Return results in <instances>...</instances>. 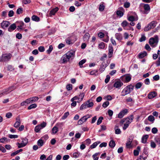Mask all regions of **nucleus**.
<instances>
[{
    "label": "nucleus",
    "instance_id": "15",
    "mask_svg": "<svg viewBox=\"0 0 160 160\" xmlns=\"http://www.w3.org/2000/svg\"><path fill=\"white\" fill-rule=\"evenodd\" d=\"M10 23L8 21H4L1 23V26L3 29H5L10 25Z\"/></svg>",
    "mask_w": 160,
    "mask_h": 160
},
{
    "label": "nucleus",
    "instance_id": "51",
    "mask_svg": "<svg viewBox=\"0 0 160 160\" xmlns=\"http://www.w3.org/2000/svg\"><path fill=\"white\" fill-rule=\"evenodd\" d=\"M66 88L68 90L70 91L72 89V85L71 84H68L66 86Z\"/></svg>",
    "mask_w": 160,
    "mask_h": 160
},
{
    "label": "nucleus",
    "instance_id": "13",
    "mask_svg": "<svg viewBox=\"0 0 160 160\" xmlns=\"http://www.w3.org/2000/svg\"><path fill=\"white\" fill-rule=\"evenodd\" d=\"M134 118L133 116L131 115L127 118H125V122L130 124L132 122Z\"/></svg>",
    "mask_w": 160,
    "mask_h": 160
},
{
    "label": "nucleus",
    "instance_id": "41",
    "mask_svg": "<svg viewBox=\"0 0 160 160\" xmlns=\"http://www.w3.org/2000/svg\"><path fill=\"white\" fill-rule=\"evenodd\" d=\"M89 34L88 33H86L83 36V38L84 41L88 40L89 38Z\"/></svg>",
    "mask_w": 160,
    "mask_h": 160
},
{
    "label": "nucleus",
    "instance_id": "33",
    "mask_svg": "<svg viewBox=\"0 0 160 160\" xmlns=\"http://www.w3.org/2000/svg\"><path fill=\"white\" fill-rule=\"evenodd\" d=\"M44 143L42 139H39L37 142V144L40 147L42 146Z\"/></svg>",
    "mask_w": 160,
    "mask_h": 160
},
{
    "label": "nucleus",
    "instance_id": "3",
    "mask_svg": "<svg viewBox=\"0 0 160 160\" xmlns=\"http://www.w3.org/2000/svg\"><path fill=\"white\" fill-rule=\"evenodd\" d=\"M12 54L10 53H3L0 57V61L6 62L9 61L12 57Z\"/></svg>",
    "mask_w": 160,
    "mask_h": 160
},
{
    "label": "nucleus",
    "instance_id": "14",
    "mask_svg": "<svg viewBox=\"0 0 160 160\" xmlns=\"http://www.w3.org/2000/svg\"><path fill=\"white\" fill-rule=\"evenodd\" d=\"M113 48L112 45H109L108 47V57L110 58H111L113 55Z\"/></svg>",
    "mask_w": 160,
    "mask_h": 160
},
{
    "label": "nucleus",
    "instance_id": "37",
    "mask_svg": "<svg viewBox=\"0 0 160 160\" xmlns=\"http://www.w3.org/2000/svg\"><path fill=\"white\" fill-rule=\"evenodd\" d=\"M98 47L100 49H103L105 47V44L102 42L99 44Z\"/></svg>",
    "mask_w": 160,
    "mask_h": 160
},
{
    "label": "nucleus",
    "instance_id": "8",
    "mask_svg": "<svg viewBox=\"0 0 160 160\" xmlns=\"http://www.w3.org/2000/svg\"><path fill=\"white\" fill-rule=\"evenodd\" d=\"M123 84L120 80H118L113 84V87L118 89H120L123 85Z\"/></svg>",
    "mask_w": 160,
    "mask_h": 160
},
{
    "label": "nucleus",
    "instance_id": "47",
    "mask_svg": "<svg viewBox=\"0 0 160 160\" xmlns=\"http://www.w3.org/2000/svg\"><path fill=\"white\" fill-rule=\"evenodd\" d=\"M148 119L149 121L152 122H153L155 120L154 117L152 115H150L148 116Z\"/></svg>",
    "mask_w": 160,
    "mask_h": 160
},
{
    "label": "nucleus",
    "instance_id": "57",
    "mask_svg": "<svg viewBox=\"0 0 160 160\" xmlns=\"http://www.w3.org/2000/svg\"><path fill=\"white\" fill-rule=\"evenodd\" d=\"M98 72L97 70H93L90 72V74L92 75H95L96 73Z\"/></svg>",
    "mask_w": 160,
    "mask_h": 160
},
{
    "label": "nucleus",
    "instance_id": "36",
    "mask_svg": "<svg viewBox=\"0 0 160 160\" xmlns=\"http://www.w3.org/2000/svg\"><path fill=\"white\" fill-rule=\"evenodd\" d=\"M69 112H68L65 113L63 115L61 119L62 120H64L69 115Z\"/></svg>",
    "mask_w": 160,
    "mask_h": 160
},
{
    "label": "nucleus",
    "instance_id": "54",
    "mask_svg": "<svg viewBox=\"0 0 160 160\" xmlns=\"http://www.w3.org/2000/svg\"><path fill=\"white\" fill-rule=\"evenodd\" d=\"M109 102L108 101H106L104 102L102 104V106L104 108H106L109 104Z\"/></svg>",
    "mask_w": 160,
    "mask_h": 160
},
{
    "label": "nucleus",
    "instance_id": "55",
    "mask_svg": "<svg viewBox=\"0 0 160 160\" xmlns=\"http://www.w3.org/2000/svg\"><path fill=\"white\" fill-rule=\"evenodd\" d=\"M150 146L152 148H155L156 146L155 143L153 141H151L150 143Z\"/></svg>",
    "mask_w": 160,
    "mask_h": 160
},
{
    "label": "nucleus",
    "instance_id": "26",
    "mask_svg": "<svg viewBox=\"0 0 160 160\" xmlns=\"http://www.w3.org/2000/svg\"><path fill=\"white\" fill-rule=\"evenodd\" d=\"M137 150H135L133 151V153L135 156H137L138 155L139 151L141 150V148L140 146H138L137 147Z\"/></svg>",
    "mask_w": 160,
    "mask_h": 160
},
{
    "label": "nucleus",
    "instance_id": "31",
    "mask_svg": "<svg viewBox=\"0 0 160 160\" xmlns=\"http://www.w3.org/2000/svg\"><path fill=\"white\" fill-rule=\"evenodd\" d=\"M114 129L115 130V133L117 134H120L121 133L120 129L118 128V127L117 126H115Z\"/></svg>",
    "mask_w": 160,
    "mask_h": 160
},
{
    "label": "nucleus",
    "instance_id": "35",
    "mask_svg": "<svg viewBox=\"0 0 160 160\" xmlns=\"http://www.w3.org/2000/svg\"><path fill=\"white\" fill-rule=\"evenodd\" d=\"M115 145V142L113 140H111L109 143V146L111 148H114Z\"/></svg>",
    "mask_w": 160,
    "mask_h": 160
},
{
    "label": "nucleus",
    "instance_id": "29",
    "mask_svg": "<svg viewBox=\"0 0 160 160\" xmlns=\"http://www.w3.org/2000/svg\"><path fill=\"white\" fill-rule=\"evenodd\" d=\"M58 129L57 127L56 126H54L52 129V134H56L58 131Z\"/></svg>",
    "mask_w": 160,
    "mask_h": 160
},
{
    "label": "nucleus",
    "instance_id": "53",
    "mask_svg": "<svg viewBox=\"0 0 160 160\" xmlns=\"http://www.w3.org/2000/svg\"><path fill=\"white\" fill-rule=\"evenodd\" d=\"M130 6V3L127 2H125L124 4V6L125 8H128Z\"/></svg>",
    "mask_w": 160,
    "mask_h": 160
},
{
    "label": "nucleus",
    "instance_id": "45",
    "mask_svg": "<svg viewBox=\"0 0 160 160\" xmlns=\"http://www.w3.org/2000/svg\"><path fill=\"white\" fill-rule=\"evenodd\" d=\"M99 143L100 142H94L90 146V148L92 149L95 148Z\"/></svg>",
    "mask_w": 160,
    "mask_h": 160
},
{
    "label": "nucleus",
    "instance_id": "44",
    "mask_svg": "<svg viewBox=\"0 0 160 160\" xmlns=\"http://www.w3.org/2000/svg\"><path fill=\"white\" fill-rule=\"evenodd\" d=\"M142 83H141V82H138L135 85V88L137 89L140 88L142 86Z\"/></svg>",
    "mask_w": 160,
    "mask_h": 160
},
{
    "label": "nucleus",
    "instance_id": "6",
    "mask_svg": "<svg viewBox=\"0 0 160 160\" xmlns=\"http://www.w3.org/2000/svg\"><path fill=\"white\" fill-rule=\"evenodd\" d=\"M16 88V87L14 86H12L4 90L3 91V92L1 94H0V97H2L3 95L7 94L11 92L12 91L15 89Z\"/></svg>",
    "mask_w": 160,
    "mask_h": 160
},
{
    "label": "nucleus",
    "instance_id": "11",
    "mask_svg": "<svg viewBox=\"0 0 160 160\" xmlns=\"http://www.w3.org/2000/svg\"><path fill=\"white\" fill-rule=\"evenodd\" d=\"M21 123V120L19 117H18L16 119V122L14 124L13 126L16 128H17L20 126Z\"/></svg>",
    "mask_w": 160,
    "mask_h": 160
},
{
    "label": "nucleus",
    "instance_id": "52",
    "mask_svg": "<svg viewBox=\"0 0 160 160\" xmlns=\"http://www.w3.org/2000/svg\"><path fill=\"white\" fill-rule=\"evenodd\" d=\"M53 49V47L52 45H50L49 49L47 51V52L49 54L50 53Z\"/></svg>",
    "mask_w": 160,
    "mask_h": 160
},
{
    "label": "nucleus",
    "instance_id": "60",
    "mask_svg": "<svg viewBox=\"0 0 160 160\" xmlns=\"http://www.w3.org/2000/svg\"><path fill=\"white\" fill-rule=\"evenodd\" d=\"M85 143L88 145H89L91 143V140L90 139L88 138L85 141Z\"/></svg>",
    "mask_w": 160,
    "mask_h": 160
},
{
    "label": "nucleus",
    "instance_id": "27",
    "mask_svg": "<svg viewBox=\"0 0 160 160\" xmlns=\"http://www.w3.org/2000/svg\"><path fill=\"white\" fill-rule=\"evenodd\" d=\"M58 8L52 9L50 12L49 15L50 16L54 15L55 13L58 11Z\"/></svg>",
    "mask_w": 160,
    "mask_h": 160
},
{
    "label": "nucleus",
    "instance_id": "40",
    "mask_svg": "<svg viewBox=\"0 0 160 160\" xmlns=\"http://www.w3.org/2000/svg\"><path fill=\"white\" fill-rule=\"evenodd\" d=\"M86 62V60L85 59H83L79 62V64L80 68L82 67V65L84 64Z\"/></svg>",
    "mask_w": 160,
    "mask_h": 160
},
{
    "label": "nucleus",
    "instance_id": "39",
    "mask_svg": "<svg viewBox=\"0 0 160 160\" xmlns=\"http://www.w3.org/2000/svg\"><path fill=\"white\" fill-rule=\"evenodd\" d=\"M37 106V104L35 103L32 104L28 107V109L30 110L32 108H35Z\"/></svg>",
    "mask_w": 160,
    "mask_h": 160
},
{
    "label": "nucleus",
    "instance_id": "18",
    "mask_svg": "<svg viewBox=\"0 0 160 160\" xmlns=\"http://www.w3.org/2000/svg\"><path fill=\"white\" fill-rule=\"evenodd\" d=\"M115 38L118 41H121L122 39V34L120 33H116L115 35Z\"/></svg>",
    "mask_w": 160,
    "mask_h": 160
},
{
    "label": "nucleus",
    "instance_id": "2",
    "mask_svg": "<svg viewBox=\"0 0 160 160\" xmlns=\"http://www.w3.org/2000/svg\"><path fill=\"white\" fill-rule=\"evenodd\" d=\"M158 42V37L157 35H155L153 37L149 39V43L151 46L153 47H156Z\"/></svg>",
    "mask_w": 160,
    "mask_h": 160
},
{
    "label": "nucleus",
    "instance_id": "5",
    "mask_svg": "<svg viewBox=\"0 0 160 160\" xmlns=\"http://www.w3.org/2000/svg\"><path fill=\"white\" fill-rule=\"evenodd\" d=\"M91 117V115L89 114H87L83 116L78 121V124L79 125L82 124L83 123L86 122L88 118Z\"/></svg>",
    "mask_w": 160,
    "mask_h": 160
},
{
    "label": "nucleus",
    "instance_id": "62",
    "mask_svg": "<svg viewBox=\"0 0 160 160\" xmlns=\"http://www.w3.org/2000/svg\"><path fill=\"white\" fill-rule=\"evenodd\" d=\"M158 131V129L156 128H153L152 129V132L153 134L156 133Z\"/></svg>",
    "mask_w": 160,
    "mask_h": 160
},
{
    "label": "nucleus",
    "instance_id": "63",
    "mask_svg": "<svg viewBox=\"0 0 160 160\" xmlns=\"http://www.w3.org/2000/svg\"><path fill=\"white\" fill-rule=\"evenodd\" d=\"M16 38L18 39H20L22 38V35L20 33H18L16 35Z\"/></svg>",
    "mask_w": 160,
    "mask_h": 160
},
{
    "label": "nucleus",
    "instance_id": "64",
    "mask_svg": "<svg viewBox=\"0 0 160 160\" xmlns=\"http://www.w3.org/2000/svg\"><path fill=\"white\" fill-rule=\"evenodd\" d=\"M146 158L147 157H143L142 156L140 155L139 156L137 160H145Z\"/></svg>",
    "mask_w": 160,
    "mask_h": 160
},
{
    "label": "nucleus",
    "instance_id": "4",
    "mask_svg": "<svg viewBox=\"0 0 160 160\" xmlns=\"http://www.w3.org/2000/svg\"><path fill=\"white\" fill-rule=\"evenodd\" d=\"M157 24V22L156 21H152L145 27L144 28V31H148L151 29L153 28L156 26Z\"/></svg>",
    "mask_w": 160,
    "mask_h": 160
},
{
    "label": "nucleus",
    "instance_id": "43",
    "mask_svg": "<svg viewBox=\"0 0 160 160\" xmlns=\"http://www.w3.org/2000/svg\"><path fill=\"white\" fill-rule=\"evenodd\" d=\"M103 119V118L102 117H100L98 120L97 122V125H99L102 122V120Z\"/></svg>",
    "mask_w": 160,
    "mask_h": 160
},
{
    "label": "nucleus",
    "instance_id": "59",
    "mask_svg": "<svg viewBox=\"0 0 160 160\" xmlns=\"http://www.w3.org/2000/svg\"><path fill=\"white\" fill-rule=\"evenodd\" d=\"M110 78V77L109 75H107L106 78L105 80V82L106 83H107L109 82Z\"/></svg>",
    "mask_w": 160,
    "mask_h": 160
},
{
    "label": "nucleus",
    "instance_id": "22",
    "mask_svg": "<svg viewBox=\"0 0 160 160\" xmlns=\"http://www.w3.org/2000/svg\"><path fill=\"white\" fill-rule=\"evenodd\" d=\"M16 26L15 23H13L10 26L8 29V30L9 32H12L16 28Z\"/></svg>",
    "mask_w": 160,
    "mask_h": 160
},
{
    "label": "nucleus",
    "instance_id": "46",
    "mask_svg": "<svg viewBox=\"0 0 160 160\" xmlns=\"http://www.w3.org/2000/svg\"><path fill=\"white\" fill-rule=\"evenodd\" d=\"M47 125V123L45 122H43L40 125H39L40 126L41 128L42 129L43 128H45Z\"/></svg>",
    "mask_w": 160,
    "mask_h": 160
},
{
    "label": "nucleus",
    "instance_id": "30",
    "mask_svg": "<svg viewBox=\"0 0 160 160\" xmlns=\"http://www.w3.org/2000/svg\"><path fill=\"white\" fill-rule=\"evenodd\" d=\"M88 107L87 104L86 102H85L83 104H82L80 107V109L81 110H82L83 109H85Z\"/></svg>",
    "mask_w": 160,
    "mask_h": 160
},
{
    "label": "nucleus",
    "instance_id": "7",
    "mask_svg": "<svg viewBox=\"0 0 160 160\" xmlns=\"http://www.w3.org/2000/svg\"><path fill=\"white\" fill-rule=\"evenodd\" d=\"M28 142V140L26 138H23L22 139L21 143L18 142L16 144L18 148L23 147L26 146Z\"/></svg>",
    "mask_w": 160,
    "mask_h": 160
},
{
    "label": "nucleus",
    "instance_id": "12",
    "mask_svg": "<svg viewBox=\"0 0 160 160\" xmlns=\"http://www.w3.org/2000/svg\"><path fill=\"white\" fill-rule=\"evenodd\" d=\"M67 56L68 58L70 59L72 58H73L75 55V52L72 50L68 52L67 53L65 54Z\"/></svg>",
    "mask_w": 160,
    "mask_h": 160
},
{
    "label": "nucleus",
    "instance_id": "10",
    "mask_svg": "<svg viewBox=\"0 0 160 160\" xmlns=\"http://www.w3.org/2000/svg\"><path fill=\"white\" fill-rule=\"evenodd\" d=\"M128 112V110L125 109L122 110L118 114V117L119 118H121Z\"/></svg>",
    "mask_w": 160,
    "mask_h": 160
},
{
    "label": "nucleus",
    "instance_id": "56",
    "mask_svg": "<svg viewBox=\"0 0 160 160\" xmlns=\"http://www.w3.org/2000/svg\"><path fill=\"white\" fill-rule=\"evenodd\" d=\"M22 8H18L17 10V14H19L20 13H21L22 12Z\"/></svg>",
    "mask_w": 160,
    "mask_h": 160
},
{
    "label": "nucleus",
    "instance_id": "38",
    "mask_svg": "<svg viewBox=\"0 0 160 160\" xmlns=\"http://www.w3.org/2000/svg\"><path fill=\"white\" fill-rule=\"evenodd\" d=\"M30 98L32 103L36 102L38 99V98L37 97H33Z\"/></svg>",
    "mask_w": 160,
    "mask_h": 160
},
{
    "label": "nucleus",
    "instance_id": "58",
    "mask_svg": "<svg viewBox=\"0 0 160 160\" xmlns=\"http://www.w3.org/2000/svg\"><path fill=\"white\" fill-rule=\"evenodd\" d=\"M104 6L102 4H100L99 6V9L100 11H102L104 9Z\"/></svg>",
    "mask_w": 160,
    "mask_h": 160
},
{
    "label": "nucleus",
    "instance_id": "28",
    "mask_svg": "<svg viewBox=\"0 0 160 160\" xmlns=\"http://www.w3.org/2000/svg\"><path fill=\"white\" fill-rule=\"evenodd\" d=\"M147 55V53L146 52L144 51L140 53L138 55L139 58H142L146 56Z\"/></svg>",
    "mask_w": 160,
    "mask_h": 160
},
{
    "label": "nucleus",
    "instance_id": "25",
    "mask_svg": "<svg viewBox=\"0 0 160 160\" xmlns=\"http://www.w3.org/2000/svg\"><path fill=\"white\" fill-rule=\"evenodd\" d=\"M86 102L87 104L88 107V108L92 107L93 105V102L92 100L90 99L88 100Z\"/></svg>",
    "mask_w": 160,
    "mask_h": 160
},
{
    "label": "nucleus",
    "instance_id": "61",
    "mask_svg": "<svg viewBox=\"0 0 160 160\" xmlns=\"http://www.w3.org/2000/svg\"><path fill=\"white\" fill-rule=\"evenodd\" d=\"M117 14L120 17H122L123 15V13L122 12L120 11H118L117 12Z\"/></svg>",
    "mask_w": 160,
    "mask_h": 160
},
{
    "label": "nucleus",
    "instance_id": "49",
    "mask_svg": "<svg viewBox=\"0 0 160 160\" xmlns=\"http://www.w3.org/2000/svg\"><path fill=\"white\" fill-rule=\"evenodd\" d=\"M128 22L126 20L124 21L121 23V26L123 27H125L128 25Z\"/></svg>",
    "mask_w": 160,
    "mask_h": 160
},
{
    "label": "nucleus",
    "instance_id": "1",
    "mask_svg": "<svg viewBox=\"0 0 160 160\" xmlns=\"http://www.w3.org/2000/svg\"><path fill=\"white\" fill-rule=\"evenodd\" d=\"M133 86L131 85L127 86L122 91L121 95L125 96L129 94L133 90Z\"/></svg>",
    "mask_w": 160,
    "mask_h": 160
},
{
    "label": "nucleus",
    "instance_id": "9",
    "mask_svg": "<svg viewBox=\"0 0 160 160\" xmlns=\"http://www.w3.org/2000/svg\"><path fill=\"white\" fill-rule=\"evenodd\" d=\"M121 78L123 82H128L131 80V77L130 75L127 74L122 76Z\"/></svg>",
    "mask_w": 160,
    "mask_h": 160
},
{
    "label": "nucleus",
    "instance_id": "42",
    "mask_svg": "<svg viewBox=\"0 0 160 160\" xmlns=\"http://www.w3.org/2000/svg\"><path fill=\"white\" fill-rule=\"evenodd\" d=\"M42 129L40 126L39 125H37L34 128V131L37 132H38L40 130Z\"/></svg>",
    "mask_w": 160,
    "mask_h": 160
},
{
    "label": "nucleus",
    "instance_id": "21",
    "mask_svg": "<svg viewBox=\"0 0 160 160\" xmlns=\"http://www.w3.org/2000/svg\"><path fill=\"white\" fill-rule=\"evenodd\" d=\"M149 137L148 135L147 134L143 135L141 139L142 143L145 144L147 142V140Z\"/></svg>",
    "mask_w": 160,
    "mask_h": 160
},
{
    "label": "nucleus",
    "instance_id": "16",
    "mask_svg": "<svg viewBox=\"0 0 160 160\" xmlns=\"http://www.w3.org/2000/svg\"><path fill=\"white\" fill-rule=\"evenodd\" d=\"M143 8L145 10L144 13L147 14L148 13L150 10V8L148 4H144L143 6Z\"/></svg>",
    "mask_w": 160,
    "mask_h": 160
},
{
    "label": "nucleus",
    "instance_id": "19",
    "mask_svg": "<svg viewBox=\"0 0 160 160\" xmlns=\"http://www.w3.org/2000/svg\"><path fill=\"white\" fill-rule=\"evenodd\" d=\"M108 65L104 62H103L100 65L99 71L101 72H103Z\"/></svg>",
    "mask_w": 160,
    "mask_h": 160
},
{
    "label": "nucleus",
    "instance_id": "50",
    "mask_svg": "<svg viewBox=\"0 0 160 160\" xmlns=\"http://www.w3.org/2000/svg\"><path fill=\"white\" fill-rule=\"evenodd\" d=\"M8 141V139L6 137H4L3 138H1L0 139V142L1 143H5V141Z\"/></svg>",
    "mask_w": 160,
    "mask_h": 160
},
{
    "label": "nucleus",
    "instance_id": "17",
    "mask_svg": "<svg viewBox=\"0 0 160 160\" xmlns=\"http://www.w3.org/2000/svg\"><path fill=\"white\" fill-rule=\"evenodd\" d=\"M69 59L68 58L66 54H64L62 56L61 58V61L62 63H67L69 61Z\"/></svg>",
    "mask_w": 160,
    "mask_h": 160
},
{
    "label": "nucleus",
    "instance_id": "34",
    "mask_svg": "<svg viewBox=\"0 0 160 160\" xmlns=\"http://www.w3.org/2000/svg\"><path fill=\"white\" fill-rule=\"evenodd\" d=\"M32 20L36 22H38L40 20L39 18L36 15H33L32 17Z\"/></svg>",
    "mask_w": 160,
    "mask_h": 160
},
{
    "label": "nucleus",
    "instance_id": "20",
    "mask_svg": "<svg viewBox=\"0 0 160 160\" xmlns=\"http://www.w3.org/2000/svg\"><path fill=\"white\" fill-rule=\"evenodd\" d=\"M157 95V93L155 92H150L148 95V98L149 99H151L155 97Z\"/></svg>",
    "mask_w": 160,
    "mask_h": 160
},
{
    "label": "nucleus",
    "instance_id": "23",
    "mask_svg": "<svg viewBox=\"0 0 160 160\" xmlns=\"http://www.w3.org/2000/svg\"><path fill=\"white\" fill-rule=\"evenodd\" d=\"M128 19L130 21L132 22L138 20V18L137 16L134 17L133 16H131L129 17L128 18Z\"/></svg>",
    "mask_w": 160,
    "mask_h": 160
},
{
    "label": "nucleus",
    "instance_id": "48",
    "mask_svg": "<svg viewBox=\"0 0 160 160\" xmlns=\"http://www.w3.org/2000/svg\"><path fill=\"white\" fill-rule=\"evenodd\" d=\"M99 154V153H96L95 154H93L92 157L94 159H96L97 160H98V157H97V156Z\"/></svg>",
    "mask_w": 160,
    "mask_h": 160
},
{
    "label": "nucleus",
    "instance_id": "24",
    "mask_svg": "<svg viewBox=\"0 0 160 160\" xmlns=\"http://www.w3.org/2000/svg\"><path fill=\"white\" fill-rule=\"evenodd\" d=\"M132 141V140L131 139L129 138L126 143V146L127 148H130L132 147L131 143Z\"/></svg>",
    "mask_w": 160,
    "mask_h": 160
},
{
    "label": "nucleus",
    "instance_id": "32",
    "mask_svg": "<svg viewBox=\"0 0 160 160\" xmlns=\"http://www.w3.org/2000/svg\"><path fill=\"white\" fill-rule=\"evenodd\" d=\"M84 96V94L83 93H80L79 96H78V98L79 99V101H78V102H79L82 101Z\"/></svg>",
    "mask_w": 160,
    "mask_h": 160
}]
</instances>
